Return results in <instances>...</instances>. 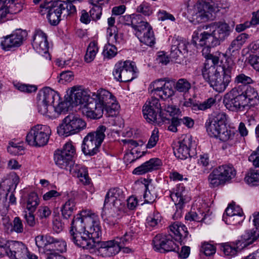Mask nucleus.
I'll use <instances>...</instances> for the list:
<instances>
[{"label": "nucleus", "mask_w": 259, "mask_h": 259, "mask_svg": "<svg viewBox=\"0 0 259 259\" xmlns=\"http://www.w3.org/2000/svg\"><path fill=\"white\" fill-rule=\"evenodd\" d=\"M82 89L81 86L76 85L71 88L68 92V97L60 102L54 108L58 114L67 112L72 106L84 104L82 112L88 118L93 119L100 118L104 110L108 116H113L117 113L119 106L115 102L114 97L109 91L100 89L96 93H91Z\"/></svg>", "instance_id": "nucleus-1"}, {"label": "nucleus", "mask_w": 259, "mask_h": 259, "mask_svg": "<svg viewBox=\"0 0 259 259\" xmlns=\"http://www.w3.org/2000/svg\"><path fill=\"white\" fill-rule=\"evenodd\" d=\"M231 31L230 26L226 23L219 22L205 25L194 31L193 42L201 47L203 45L216 47L228 37Z\"/></svg>", "instance_id": "nucleus-2"}, {"label": "nucleus", "mask_w": 259, "mask_h": 259, "mask_svg": "<svg viewBox=\"0 0 259 259\" xmlns=\"http://www.w3.org/2000/svg\"><path fill=\"white\" fill-rule=\"evenodd\" d=\"M39 13L41 15H47L51 24L57 25L61 17H66L76 12L75 7L63 1L46 2L39 7Z\"/></svg>", "instance_id": "nucleus-3"}, {"label": "nucleus", "mask_w": 259, "mask_h": 259, "mask_svg": "<svg viewBox=\"0 0 259 259\" xmlns=\"http://www.w3.org/2000/svg\"><path fill=\"white\" fill-rule=\"evenodd\" d=\"M82 212L74 217L71 223L69 234L89 230L93 235L96 236V231H98V227H100V221L97 215L94 213Z\"/></svg>", "instance_id": "nucleus-4"}, {"label": "nucleus", "mask_w": 259, "mask_h": 259, "mask_svg": "<svg viewBox=\"0 0 259 259\" xmlns=\"http://www.w3.org/2000/svg\"><path fill=\"white\" fill-rule=\"evenodd\" d=\"M134 232L132 230L126 232L121 237H117L114 239L103 241L97 244L98 245L97 252L98 255L103 257H109L119 252L121 247L130 243L133 240Z\"/></svg>", "instance_id": "nucleus-5"}, {"label": "nucleus", "mask_w": 259, "mask_h": 259, "mask_svg": "<svg viewBox=\"0 0 259 259\" xmlns=\"http://www.w3.org/2000/svg\"><path fill=\"white\" fill-rule=\"evenodd\" d=\"M106 127L99 126L95 132L89 133L83 139L81 149L85 155L93 156L99 151L105 137Z\"/></svg>", "instance_id": "nucleus-6"}, {"label": "nucleus", "mask_w": 259, "mask_h": 259, "mask_svg": "<svg viewBox=\"0 0 259 259\" xmlns=\"http://www.w3.org/2000/svg\"><path fill=\"white\" fill-rule=\"evenodd\" d=\"M153 242L155 250L161 253L169 251L177 252L182 258L188 257L190 252V248L188 246H183L179 252L180 248L171 240V237L165 235L158 234L153 239Z\"/></svg>", "instance_id": "nucleus-7"}, {"label": "nucleus", "mask_w": 259, "mask_h": 259, "mask_svg": "<svg viewBox=\"0 0 259 259\" xmlns=\"http://www.w3.org/2000/svg\"><path fill=\"white\" fill-rule=\"evenodd\" d=\"M86 126V122L79 115L70 113L62 120L57 127V132L60 136H68L79 133Z\"/></svg>", "instance_id": "nucleus-8"}, {"label": "nucleus", "mask_w": 259, "mask_h": 259, "mask_svg": "<svg viewBox=\"0 0 259 259\" xmlns=\"http://www.w3.org/2000/svg\"><path fill=\"white\" fill-rule=\"evenodd\" d=\"M20 179L17 175L12 176L11 178L3 181L0 185V212L5 213L9 206V204H14L16 198L13 193L9 197V202L7 201L8 192L15 190L19 183Z\"/></svg>", "instance_id": "nucleus-9"}, {"label": "nucleus", "mask_w": 259, "mask_h": 259, "mask_svg": "<svg viewBox=\"0 0 259 259\" xmlns=\"http://www.w3.org/2000/svg\"><path fill=\"white\" fill-rule=\"evenodd\" d=\"M51 133L49 126L38 124L30 130L27 135L26 140L29 145L34 147L44 146L48 143Z\"/></svg>", "instance_id": "nucleus-10"}, {"label": "nucleus", "mask_w": 259, "mask_h": 259, "mask_svg": "<svg viewBox=\"0 0 259 259\" xmlns=\"http://www.w3.org/2000/svg\"><path fill=\"white\" fill-rule=\"evenodd\" d=\"M96 236H95L89 230L76 232L74 234H70L71 240L74 243L83 249H91L94 247H97L96 239H98L101 235V226L98 227V231H96Z\"/></svg>", "instance_id": "nucleus-11"}, {"label": "nucleus", "mask_w": 259, "mask_h": 259, "mask_svg": "<svg viewBox=\"0 0 259 259\" xmlns=\"http://www.w3.org/2000/svg\"><path fill=\"white\" fill-rule=\"evenodd\" d=\"M161 110L159 100L152 97L145 103L143 107L144 117L149 123L160 125L164 121L161 115Z\"/></svg>", "instance_id": "nucleus-12"}, {"label": "nucleus", "mask_w": 259, "mask_h": 259, "mask_svg": "<svg viewBox=\"0 0 259 259\" xmlns=\"http://www.w3.org/2000/svg\"><path fill=\"white\" fill-rule=\"evenodd\" d=\"M218 11L219 7L213 2L199 3L194 8L192 18L197 23L204 22L208 20L213 19L215 14Z\"/></svg>", "instance_id": "nucleus-13"}, {"label": "nucleus", "mask_w": 259, "mask_h": 259, "mask_svg": "<svg viewBox=\"0 0 259 259\" xmlns=\"http://www.w3.org/2000/svg\"><path fill=\"white\" fill-rule=\"evenodd\" d=\"M224 103L229 110L235 111L244 108L247 105V99L243 95L240 87H236L226 94Z\"/></svg>", "instance_id": "nucleus-14"}, {"label": "nucleus", "mask_w": 259, "mask_h": 259, "mask_svg": "<svg viewBox=\"0 0 259 259\" xmlns=\"http://www.w3.org/2000/svg\"><path fill=\"white\" fill-rule=\"evenodd\" d=\"M127 18L130 19L131 24L127 23V25H131L135 30V34L140 41L148 42V39L144 37L145 32L149 34V31L152 30L149 24L143 20L140 14H133Z\"/></svg>", "instance_id": "nucleus-15"}, {"label": "nucleus", "mask_w": 259, "mask_h": 259, "mask_svg": "<svg viewBox=\"0 0 259 259\" xmlns=\"http://www.w3.org/2000/svg\"><path fill=\"white\" fill-rule=\"evenodd\" d=\"M174 82L166 78H160L153 81L150 85L151 92L165 100L174 94L172 89Z\"/></svg>", "instance_id": "nucleus-16"}, {"label": "nucleus", "mask_w": 259, "mask_h": 259, "mask_svg": "<svg viewBox=\"0 0 259 259\" xmlns=\"http://www.w3.org/2000/svg\"><path fill=\"white\" fill-rule=\"evenodd\" d=\"M135 73L134 65L127 61L117 63L113 71L114 78L121 82L132 81L135 78Z\"/></svg>", "instance_id": "nucleus-17"}, {"label": "nucleus", "mask_w": 259, "mask_h": 259, "mask_svg": "<svg viewBox=\"0 0 259 259\" xmlns=\"http://www.w3.org/2000/svg\"><path fill=\"white\" fill-rule=\"evenodd\" d=\"M4 247V255L7 254L11 259H26L29 256L27 248L22 242L8 241Z\"/></svg>", "instance_id": "nucleus-18"}, {"label": "nucleus", "mask_w": 259, "mask_h": 259, "mask_svg": "<svg viewBox=\"0 0 259 259\" xmlns=\"http://www.w3.org/2000/svg\"><path fill=\"white\" fill-rule=\"evenodd\" d=\"M205 127L208 134L212 137L219 138L221 141L226 142L232 140L235 133L227 127L207 121Z\"/></svg>", "instance_id": "nucleus-19"}, {"label": "nucleus", "mask_w": 259, "mask_h": 259, "mask_svg": "<svg viewBox=\"0 0 259 259\" xmlns=\"http://www.w3.org/2000/svg\"><path fill=\"white\" fill-rule=\"evenodd\" d=\"M233 63L230 65L224 64L223 67V77L222 78L220 74L219 77H217L209 84L216 91L221 93L224 92L231 80V73L233 67Z\"/></svg>", "instance_id": "nucleus-20"}, {"label": "nucleus", "mask_w": 259, "mask_h": 259, "mask_svg": "<svg viewBox=\"0 0 259 259\" xmlns=\"http://www.w3.org/2000/svg\"><path fill=\"white\" fill-rule=\"evenodd\" d=\"M27 34L25 30L18 29L11 35L4 37L1 41L3 49L9 51L12 48L20 46L27 36Z\"/></svg>", "instance_id": "nucleus-21"}, {"label": "nucleus", "mask_w": 259, "mask_h": 259, "mask_svg": "<svg viewBox=\"0 0 259 259\" xmlns=\"http://www.w3.org/2000/svg\"><path fill=\"white\" fill-rule=\"evenodd\" d=\"M125 195L123 190L118 188L110 189L107 192L104 201V205L110 202L117 210L123 209L124 205Z\"/></svg>", "instance_id": "nucleus-22"}, {"label": "nucleus", "mask_w": 259, "mask_h": 259, "mask_svg": "<svg viewBox=\"0 0 259 259\" xmlns=\"http://www.w3.org/2000/svg\"><path fill=\"white\" fill-rule=\"evenodd\" d=\"M182 139L179 141L178 145L174 149L175 156L180 159H185L190 156V149L195 146V142L192 141V138L190 135H183Z\"/></svg>", "instance_id": "nucleus-23"}, {"label": "nucleus", "mask_w": 259, "mask_h": 259, "mask_svg": "<svg viewBox=\"0 0 259 259\" xmlns=\"http://www.w3.org/2000/svg\"><path fill=\"white\" fill-rule=\"evenodd\" d=\"M170 196L177 209V212L175 215H177V217H178L181 215L184 204L190 201V198L186 196L185 188L181 185L178 186L174 192L170 193Z\"/></svg>", "instance_id": "nucleus-24"}, {"label": "nucleus", "mask_w": 259, "mask_h": 259, "mask_svg": "<svg viewBox=\"0 0 259 259\" xmlns=\"http://www.w3.org/2000/svg\"><path fill=\"white\" fill-rule=\"evenodd\" d=\"M189 43L182 37H174L172 40L170 57L177 60L182 56L188 54L187 47Z\"/></svg>", "instance_id": "nucleus-25"}, {"label": "nucleus", "mask_w": 259, "mask_h": 259, "mask_svg": "<svg viewBox=\"0 0 259 259\" xmlns=\"http://www.w3.org/2000/svg\"><path fill=\"white\" fill-rule=\"evenodd\" d=\"M32 46L38 53H47L49 44L46 34L41 30H37L33 36Z\"/></svg>", "instance_id": "nucleus-26"}, {"label": "nucleus", "mask_w": 259, "mask_h": 259, "mask_svg": "<svg viewBox=\"0 0 259 259\" xmlns=\"http://www.w3.org/2000/svg\"><path fill=\"white\" fill-rule=\"evenodd\" d=\"M65 169L69 171L73 176L78 178L83 184L90 183V179L86 167L75 163L72 161L71 164H69Z\"/></svg>", "instance_id": "nucleus-27"}, {"label": "nucleus", "mask_w": 259, "mask_h": 259, "mask_svg": "<svg viewBox=\"0 0 259 259\" xmlns=\"http://www.w3.org/2000/svg\"><path fill=\"white\" fill-rule=\"evenodd\" d=\"M223 70V67L215 66L209 63V61H205L201 69L203 78L209 83L215 77L220 76V71Z\"/></svg>", "instance_id": "nucleus-28"}, {"label": "nucleus", "mask_w": 259, "mask_h": 259, "mask_svg": "<svg viewBox=\"0 0 259 259\" xmlns=\"http://www.w3.org/2000/svg\"><path fill=\"white\" fill-rule=\"evenodd\" d=\"M169 230L174 233L176 240L181 244L186 243L189 233L184 225L180 222H175L169 226Z\"/></svg>", "instance_id": "nucleus-29"}, {"label": "nucleus", "mask_w": 259, "mask_h": 259, "mask_svg": "<svg viewBox=\"0 0 259 259\" xmlns=\"http://www.w3.org/2000/svg\"><path fill=\"white\" fill-rule=\"evenodd\" d=\"M161 165V161L159 159L152 158L136 168L133 172L135 175H143L150 171L157 169Z\"/></svg>", "instance_id": "nucleus-30"}, {"label": "nucleus", "mask_w": 259, "mask_h": 259, "mask_svg": "<svg viewBox=\"0 0 259 259\" xmlns=\"http://www.w3.org/2000/svg\"><path fill=\"white\" fill-rule=\"evenodd\" d=\"M243 92V95L247 99V105L249 104L253 106L259 103V97L257 91L250 86L245 85H239Z\"/></svg>", "instance_id": "nucleus-31"}, {"label": "nucleus", "mask_w": 259, "mask_h": 259, "mask_svg": "<svg viewBox=\"0 0 259 259\" xmlns=\"http://www.w3.org/2000/svg\"><path fill=\"white\" fill-rule=\"evenodd\" d=\"M214 170L217 176H220L225 183L235 177L236 175L235 169L231 165L220 166Z\"/></svg>", "instance_id": "nucleus-32"}, {"label": "nucleus", "mask_w": 259, "mask_h": 259, "mask_svg": "<svg viewBox=\"0 0 259 259\" xmlns=\"http://www.w3.org/2000/svg\"><path fill=\"white\" fill-rule=\"evenodd\" d=\"M248 36L249 35L247 34L244 33L239 34L235 39L232 40L226 53L230 55H232L239 51L246 42Z\"/></svg>", "instance_id": "nucleus-33"}, {"label": "nucleus", "mask_w": 259, "mask_h": 259, "mask_svg": "<svg viewBox=\"0 0 259 259\" xmlns=\"http://www.w3.org/2000/svg\"><path fill=\"white\" fill-rule=\"evenodd\" d=\"M35 244L40 251L47 254L48 251L50 249V243L53 242L54 237L49 235L45 236L39 235L35 237Z\"/></svg>", "instance_id": "nucleus-34"}, {"label": "nucleus", "mask_w": 259, "mask_h": 259, "mask_svg": "<svg viewBox=\"0 0 259 259\" xmlns=\"http://www.w3.org/2000/svg\"><path fill=\"white\" fill-rule=\"evenodd\" d=\"M37 98L52 105L56 99H59V96L54 90L49 87H46L39 91Z\"/></svg>", "instance_id": "nucleus-35"}, {"label": "nucleus", "mask_w": 259, "mask_h": 259, "mask_svg": "<svg viewBox=\"0 0 259 259\" xmlns=\"http://www.w3.org/2000/svg\"><path fill=\"white\" fill-rule=\"evenodd\" d=\"M259 238V228L255 227L251 230H246L242 235V241L244 245L252 244Z\"/></svg>", "instance_id": "nucleus-36"}, {"label": "nucleus", "mask_w": 259, "mask_h": 259, "mask_svg": "<svg viewBox=\"0 0 259 259\" xmlns=\"http://www.w3.org/2000/svg\"><path fill=\"white\" fill-rule=\"evenodd\" d=\"M54 160L60 168L65 169L69 164H71L72 158L68 157L66 154H63L60 152V150H58L54 154Z\"/></svg>", "instance_id": "nucleus-37"}, {"label": "nucleus", "mask_w": 259, "mask_h": 259, "mask_svg": "<svg viewBox=\"0 0 259 259\" xmlns=\"http://www.w3.org/2000/svg\"><path fill=\"white\" fill-rule=\"evenodd\" d=\"M66 243L64 241L54 238L53 242L50 243V249L48 251L47 254L58 253L60 254V253L66 251Z\"/></svg>", "instance_id": "nucleus-38"}, {"label": "nucleus", "mask_w": 259, "mask_h": 259, "mask_svg": "<svg viewBox=\"0 0 259 259\" xmlns=\"http://www.w3.org/2000/svg\"><path fill=\"white\" fill-rule=\"evenodd\" d=\"M226 215L224 214L223 219L226 224L230 225H239L244 220V215H232L231 209L226 210Z\"/></svg>", "instance_id": "nucleus-39"}, {"label": "nucleus", "mask_w": 259, "mask_h": 259, "mask_svg": "<svg viewBox=\"0 0 259 259\" xmlns=\"http://www.w3.org/2000/svg\"><path fill=\"white\" fill-rule=\"evenodd\" d=\"M24 0H0V4L4 3L6 7L10 9L11 13L16 14L23 9Z\"/></svg>", "instance_id": "nucleus-40"}, {"label": "nucleus", "mask_w": 259, "mask_h": 259, "mask_svg": "<svg viewBox=\"0 0 259 259\" xmlns=\"http://www.w3.org/2000/svg\"><path fill=\"white\" fill-rule=\"evenodd\" d=\"M75 209V202L72 199H69L63 205L62 209V214L65 219H68L71 216L74 210Z\"/></svg>", "instance_id": "nucleus-41"}, {"label": "nucleus", "mask_w": 259, "mask_h": 259, "mask_svg": "<svg viewBox=\"0 0 259 259\" xmlns=\"http://www.w3.org/2000/svg\"><path fill=\"white\" fill-rule=\"evenodd\" d=\"M37 108L38 112L44 115L53 118L55 116L52 114L50 110L52 109L51 105L46 102L37 98Z\"/></svg>", "instance_id": "nucleus-42"}, {"label": "nucleus", "mask_w": 259, "mask_h": 259, "mask_svg": "<svg viewBox=\"0 0 259 259\" xmlns=\"http://www.w3.org/2000/svg\"><path fill=\"white\" fill-rule=\"evenodd\" d=\"M98 51L97 44L95 41H92L89 45L87 52L84 56V60L87 63H90L95 59Z\"/></svg>", "instance_id": "nucleus-43"}, {"label": "nucleus", "mask_w": 259, "mask_h": 259, "mask_svg": "<svg viewBox=\"0 0 259 259\" xmlns=\"http://www.w3.org/2000/svg\"><path fill=\"white\" fill-rule=\"evenodd\" d=\"M39 200L37 194L35 192L30 193L26 203V209L31 212H34L38 205Z\"/></svg>", "instance_id": "nucleus-44"}, {"label": "nucleus", "mask_w": 259, "mask_h": 259, "mask_svg": "<svg viewBox=\"0 0 259 259\" xmlns=\"http://www.w3.org/2000/svg\"><path fill=\"white\" fill-rule=\"evenodd\" d=\"M174 86L176 91L183 94L188 93L191 88V83L185 78L179 79Z\"/></svg>", "instance_id": "nucleus-45"}, {"label": "nucleus", "mask_w": 259, "mask_h": 259, "mask_svg": "<svg viewBox=\"0 0 259 259\" xmlns=\"http://www.w3.org/2000/svg\"><path fill=\"white\" fill-rule=\"evenodd\" d=\"M212 123L219 124L223 127L226 126L227 115L224 112H217L214 114L212 118L207 120Z\"/></svg>", "instance_id": "nucleus-46"}, {"label": "nucleus", "mask_w": 259, "mask_h": 259, "mask_svg": "<svg viewBox=\"0 0 259 259\" xmlns=\"http://www.w3.org/2000/svg\"><path fill=\"white\" fill-rule=\"evenodd\" d=\"M116 28H113L112 30L111 28H108L107 32L108 35V41L112 43H120L123 39V35L122 33H118L116 31Z\"/></svg>", "instance_id": "nucleus-47"}, {"label": "nucleus", "mask_w": 259, "mask_h": 259, "mask_svg": "<svg viewBox=\"0 0 259 259\" xmlns=\"http://www.w3.org/2000/svg\"><path fill=\"white\" fill-rule=\"evenodd\" d=\"M216 102L215 99L209 98L202 102H197V105L194 107V111L198 110L204 111L210 108Z\"/></svg>", "instance_id": "nucleus-48"}, {"label": "nucleus", "mask_w": 259, "mask_h": 259, "mask_svg": "<svg viewBox=\"0 0 259 259\" xmlns=\"http://www.w3.org/2000/svg\"><path fill=\"white\" fill-rule=\"evenodd\" d=\"M245 182L248 184L257 185L259 184V174L257 170L250 171L244 178Z\"/></svg>", "instance_id": "nucleus-49"}, {"label": "nucleus", "mask_w": 259, "mask_h": 259, "mask_svg": "<svg viewBox=\"0 0 259 259\" xmlns=\"http://www.w3.org/2000/svg\"><path fill=\"white\" fill-rule=\"evenodd\" d=\"M208 180L211 187H217L221 185H224L225 183L220 176H217L214 169L209 174Z\"/></svg>", "instance_id": "nucleus-50"}, {"label": "nucleus", "mask_w": 259, "mask_h": 259, "mask_svg": "<svg viewBox=\"0 0 259 259\" xmlns=\"http://www.w3.org/2000/svg\"><path fill=\"white\" fill-rule=\"evenodd\" d=\"M14 86L20 92L26 93L35 92L37 90V87L35 85L23 84L20 82L14 83Z\"/></svg>", "instance_id": "nucleus-51"}, {"label": "nucleus", "mask_w": 259, "mask_h": 259, "mask_svg": "<svg viewBox=\"0 0 259 259\" xmlns=\"http://www.w3.org/2000/svg\"><path fill=\"white\" fill-rule=\"evenodd\" d=\"M117 54V48L114 45L108 44L104 47L103 55L105 58L110 59Z\"/></svg>", "instance_id": "nucleus-52"}, {"label": "nucleus", "mask_w": 259, "mask_h": 259, "mask_svg": "<svg viewBox=\"0 0 259 259\" xmlns=\"http://www.w3.org/2000/svg\"><path fill=\"white\" fill-rule=\"evenodd\" d=\"M137 13H142L145 16H150L153 12L152 9L147 3L143 2L136 9Z\"/></svg>", "instance_id": "nucleus-53"}, {"label": "nucleus", "mask_w": 259, "mask_h": 259, "mask_svg": "<svg viewBox=\"0 0 259 259\" xmlns=\"http://www.w3.org/2000/svg\"><path fill=\"white\" fill-rule=\"evenodd\" d=\"M60 152L63 154H66L68 157L73 158L75 154V148L72 142H68L64 145L62 150H60Z\"/></svg>", "instance_id": "nucleus-54"}, {"label": "nucleus", "mask_w": 259, "mask_h": 259, "mask_svg": "<svg viewBox=\"0 0 259 259\" xmlns=\"http://www.w3.org/2000/svg\"><path fill=\"white\" fill-rule=\"evenodd\" d=\"M93 8L90 11V16L94 20H97L100 18L102 15V5H92Z\"/></svg>", "instance_id": "nucleus-55"}, {"label": "nucleus", "mask_w": 259, "mask_h": 259, "mask_svg": "<svg viewBox=\"0 0 259 259\" xmlns=\"http://www.w3.org/2000/svg\"><path fill=\"white\" fill-rule=\"evenodd\" d=\"M222 250L226 256H234L237 252V247L234 244L226 243L223 246Z\"/></svg>", "instance_id": "nucleus-56"}, {"label": "nucleus", "mask_w": 259, "mask_h": 259, "mask_svg": "<svg viewBox=\"0 0 259 259\" xmlns=\"http://www.w3.org/2000/svg\"><path fill=\"white\" fill-rule=\"evenodd\" d=\"M158 140V131L157 129H154L152 132V135L146 145V147L149 149L154 147L156 145Z\"/></svg>", "instance_id": "nucleus-57"}, {"label": "nucleus", "mask_w": 259, "mask_h": 259, "mask_svg": "<svg viewBox=\"0 0 259 259\" xmlns=\"http://www.w3.org/2000/svg\"><path fill=\"white\" fill-rule=\"evenodd\" d=\"M60 82L64 83L66 82H70L73 80L74 78V74L72 71H67L62 72L60 74Z\"/></svg>", "instance_id": "nucleus-58"}, {"label": "nucleus", "mask_w": 259, "mask_h": 259, "mask_svg": "<svg viewBox=\"0 0 259 259\" xmlns=\"http://www.w3.org/2000/svg\"><path fill=\"white\" fill-rule=\"evenodd\" d=\"M201 251L206 256H210L215 253V247L209 243H204L201 247Z\"/></svg>", "instance_id": "nucleus-59"}, {"label": "nucleus", "mask_w": 259, "mask_h": 259, "mask_svg": "<svg viewBox=\"0 0 259 259\" xmlns=\"http://www.w3.org/2000/svg\"><path fill=\"white\" fill-rule=\"evenodd\" d=\"M12 230L18 233L23 231V225L22 221L19 217L14 218L13 222Z\"/></svg>", "instance_id": "nucleus-60"}, {"label": "nucleus", "mask_w": 259, "mask_h": 259, "mask_svg": "<svg viewBox=\"0 0 259 259\" xmlns=\"http://www.w3.org/2000/svg\"><path fill=\"white\" fill-rule=\"evenodd\" d=\"M38 216L40 219H46L51 214V210L48 206H41L37 211Z\"/></svg>", "instance_id": "nucleus-61"}, {"label": "nucleus", "mask_w": 259, "mask_h": 259, "mask_svg": "<svg viewBox=\"0 0 259 259\" xmlns=\"http://www.w3.org/2000/svg\"><path fill=\"white\" fill-rule=\"evenodd\" d=\"M135 153L137 154V150H135L134 149H131V151L130 152L125 154L124 157V160L127 162L131 163L140 157L141 156H139L138 154L135 156Z\"/></svg>", "instance_id": "nucleus-62"}, {"label": "nucleus", "mask_w": 259, "mask_h": 259, "mask_svg": "<svg viewBox=\"0 0 259 259\" xmlns=\"http://www.w3.org/2000/svg\"><path fill=\"white\" fill-rule=\"evenodd\" d=\"M64 228V225L59 217H56L54 219L53 222V230L57 233L61 232Z\"/></svg>", "instance_id": "nucleus-63"}, {"label": "nucleus", "mask_w": 259, "mask_h": 259, "mask_svg": "<svg viewBox=\"0 0 259 259\" xmlns=\"http://www.w3.org/2000/svg\"><path fill=\"white\" fill-rule=\"evenodd\" d=\"M235 81L244 84H249L252 82V79L244 74L237 75L235 78Z\"/></svg>", "instance_id": "nucleus-64"}]
</instances>
